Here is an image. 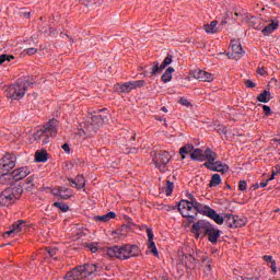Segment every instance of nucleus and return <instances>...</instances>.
Wrapping results in <instances>:
<instances>
[{
	"mask_svg": "<svg viewBox=\"0 0 280 280\" xmlns=\"http://www.w3.org/2000/svg\"><path fill=\"white\" fill-rule=\"evenodd\" d=\"M140 255V249L138 245L125 244L121 246H112L107 249V256L116 257L120 260H127L132 257H137Z\"/></svg>",
	"mask_w": 280,
	"mask_h": 280,
	"instance_id": "1",
	"label": "nucleus"
},
{
	"mask_svg": "<svg viewBox=\"0 0 280 280\" xmlns=\"http://www.w3.org/2000/svg\"><path fill=\"white\" fill-rule=\"evenodd\" d=\"M101 267H96L95 265H80V267H75L71 271H69L65 279L66 280H83L94 275L95 272H100Z\"/></svg>",
	"mask_w": 280,
	"mask_h": 280,
	"instance_id": "2",
	"label": "nucleus"
},
{
	"mask_svg": "<svg viewBox=\"0 0 280 280\" xmlns=\"http://www.w3.org/2000/svg\"><path fill=\"white\" fill-rule=\"evenodd\" d=\"M23 195L22 186H10L0 194V206L9 207L19 200Z\"/></svg>",
	"mask_w": 280,
	"mask_h": 280,
	"instance_id": "3",
	"label": "nucleus"
},
{
	"mask_svg": "<svg viewBox=\"0 0 280 280\" xmlns=\"http://www.w3.org/2000/svg\"><path fill=\"white\" fill-rule=\"evenodd\" d=\"M33 85L34 83L30 81H18L7 89V97L19 101L25 96L27 89Z\"/></svg>",
	"mask_w": 280,
	"mask_h": 280,
	"instance_id": "4",
	"label": "nucleus"
},
{
	"mask_svg": "<svg viewBox=\"0 0 280 280\" xmlns=\"http://www.w3.org/2000/svg\"><path fill=\"white\" fill-rule=\"evenodd\" d=\"M153 163L155 168H158L161 173H166L168 171V163L172 159V155L167 151H162L160 153H152Z\"/></svg>",
	"mask_w": 280,
	"mask_h": 280,
	"instance_id": "5",
	"label": "nucleus"
},
{
	"mask_svg": "<svg viewBox=\"0 0 280 280\" xmlns=\"http://www.w3.org/2000/svg\"><path fill=\"white\" fill-rule=\"evenodd\" d=\"M177 210H179V214L188 221H194L196 219L195 206L189 203V200L182 199L179 205H177Z\"/></svg>",
	"mask_w": 280,
	"mask_h": 280,
	"instance_id": "6",
	"label": "nucleus"
},
{
	"mask_svg": "<svg viewBox=\"0 0 280 280\" xmlns=\"http://www.w3.org/2000/svg\"><path fill=\"white\" fill-rule=\"evenodd\" d=\"M16 165V158L10 153L0 159V174H12Z\"/></svg>",
	"mask_w": 280,
	"mask_h": 280,
	"instance_id": "7",
	"label": "nucleus"
},
{
	"mask_svg": "<svg viewBox=\"0 0 280 280\" xmlns=\"http://www.w3.org/2000/svg\"><path fill=\"white\" fill-rule=\"evenodd\" d=\"M55 138L58 135V120H49L40 130L37 131L36 139L42 138L43 135Z\"/></svg>",
	"mask_w": 280,
	"mask_h": 280,
	"instance_id": "8",
	"label": "nucleus"
},
{
	"mask_svg": "<svg viewBox=\"0 0 280 280\" xmlns=\"http://www.w3.org/2000/svg\"><path fill=\"white\" fill-rule=\"evenodd\" d=\"M228 57L230 59L240 60L245 56V50L240 42V39H231V48Z\"/></svg>",
	"mask_w": 280,
	"mask_h": 280,
	"instance_id": "9",
	"label": "nucleus"
},
{
	"mask_svg": "<svg viewBox=\"0 0 280 280\" xmlns=\"http://www.w3.org/2000/svg\"><path fill=\"white\" fill-rule=\"evenodd\" d=\"M212 225L213 224H211L208 220H198L197 222L192 223L191 230L196 238H199L201 234L207 235Z\"/></svg>",
	"mask_w": 280,
	"mask_h": 280,
	"instance_id": "10",
	"label": "nucleus"
},
{
	"mask_svg": "<svg viewBox=\"0 0 280 280\" xmlns=\"http://www.w3.org/2000/svg\"><path fill=\"white\" fill-rule=\"evenodd\" d=\"M104 122V118L101 115H96V116H92L88 122H86V127L85 130H83L84 133L88 132H96L101 126Z\"/></svg>",
	"mask_w": 280,
	"mask_h": 280,
	"instance_id": "11",
	"label": "nucleus"
},
{
	"mask_svg": "<svg viewBox=\"0 0 280 280\" xmlns=\"http://www.w3.org/2000/svg\"><path fill=\"white\" fill-rule=\"evenodd\" d=\"M27 230V224H26V222L25 221H23V220H19V221H16V222H14L12 225H11V228H10V230H8V231H5L4 233H3V237H9V236H15V235H18V234H20V233H23V232H25Z\"/></svg>",
	"mask_w": 280,
	"mask_h": 280,
	"instance_id": "12",
	"label": "nucleus"
},
{
	"mask_svg": "<svg viewBox=\"0 0 280 280\" xmlns=\"http://www.w3.org/2000/svg\"><path fill=\"white\" fill-rule=\"evenodd\" d=\"M203 166L211 172H217L221 174H226L230 172V166L221 161H217L214 163L205 162Z\"/></svg>",
	"mask_w": 280,
	"mask_h": 280,
	"instance_id": "13",
	"label": "nucleus"
},
{
	"mask_svg": "<svg viewBox=\"0 0 280 280\" xmlns=\"http://www.w3.org/2000/svg\"><path fill=\"white\" fill-rule=\"evenodd\" d=\"M191 77L196 80H199L201 82H212L214 80V75L209 73V72H206V71H202V70H195V71H191Z\"/></svg>",
	"mask_w": 280,
	"mask_h": 280,
	"instance_id": "14",
	"label": "nucleus"
},
{
	"mask_svg": "<svg viewBox=\"0 0 280 280\" xmlns=\"http://www.w3.org/2000/svg\"><path fill=\"white\" fill-rule=\"evenodd\" d=\"M14 182H21L31 175V170L27 166L20 167L11 172Z\"/></svg>",
	"mask_w": 280,
	"mask_h": 280,
	"instance_id": "15",
	"label": "nucleus"
},
{
	"mask_svg": "<svg viewBox=\"0 0 280 280\" xmlns=\"http://www.w3.org/2000/svg\"><path fill=\"white\" fill-rule=\"evenodd\" d=\"M194 210L203 215V217H207L209 218L211 215V213H213V209L207 205H203V203H200L198 202L195 207H194Z\"/></svg>",
	"mask_w": 280,
	"mask_h": 280,
	"instance_id": "16",
	"label": "nucleus"
},
{
	"mask_svg": "<svg viewBox=\"0 0 280 280\" xmlns=\"http://www.w3.org/2000/svg\"><path fill=\"white\" fill-rule=\"evenodd\" d=\"M206 235L208 236V241L211 244H217L218 240L221 236V231L217 229L214 225H211L210 230L206 233Z\"/></svg>",
	"mask_w": 280,
	"mask_h": 280,
	"instance_id": "17",
	"label": "nucleus"
},
{
	"mask_svg": "<svg viewBox=\"0 0 280 280\" xmlns=\"http://www.w3.org/2000/svg\"><path fill=\"white\" fill-rule=\"evenodd\" d=\"M278 28H279V20L275 19V20H271V22L262 28L261 33L264 36H270Z\"/></svg>",
	"mask_w": 280,
	"mask_h": 280,
	"instance_id": "18",
	"label": "nucleus"
},
{
	"mask_svg": "<svg viewBox=\"0 0 280 280\" xmlns=\"http://www.w3.org/2000/svg\"><path fill=\"white\" fill-rule=\"evenodd\" d=\"M147 234H148V237H149V249H151V253L154 256H159V252H158V248L155 246V242L153 241L154 240L153 230L151 228H148L147 229Z\"/></svg>",
	"mask_w": 280,
	"mask_h": 280,
	"instance_id": "19",
	"label": "nucleus"
},
{
	"mask_svg": "<svg viewBox=\"0 0 280 280\" xmlns=\"http://www.w3.org/2000/svg\"><path fill=\"white\" fill-rule=\"evenodd\" d=\"M68 182L70 183L72 188L82 189L85 186V180L83 175H78L75 179L68 178Z\"/></svg>",
	"mask_w": 280,
	"mask_h": 280,
	"instance_id": "20",
	"label": "nucleus"
},
{
	"mask_svg": "<svg viewBox=\"0 0 280 280\" xmlns=\"http://www.w3.org/2000/svg\"><path fill=\"white\" fill-rule=\"evenodd\" d=\"M116 218V213L114 211H110L106 214H103V215H95L93 218V220L97 223H106L108 222L109 220H113Z\"/></svg>",
	"mask_w": 280,
	"mask_h": 280,
	"instance_id": "21",
	"label": "nucleus"
},
{
	"mask_svg": "<svg viewBox=\"0 0 280 280\" xmlns=\"http://www.w3.org/2000/svg\"><path fill=\"white\" fill-rule=\"evenodd\" d=\"M190 159L191 161H206L205 151H202L201 149H192L190 153Z\"/></svg>",
	"mask_w": 280,
	"mask_h": 280,
	"instance_id": "22",
	"label": "nucleus"
},
{
	"mask_svg": "<svg viewBox=\"0 0 280 280\" xmlns=\"http://www.w3.org/2000/svg\"><path fill=\"white\" fill-rule=\"evenodd\" d=\"M203 156H205V161H207V163H211V164H214L217 161V158H218L217 153L214 151H212L211 149H206Z\"/></svg>",
	"mask_w": 280,
	"mask_h": 280,
	"instance_id": "23",
	"label": "nucleus"
},
{
	"mask_svg": "<svg viewBox=\"0 0 280 280\" xmlns=\"http://www.w3.org/2000/svg\"><path fill=\"white\" fill-rule=\"evenodd\" d=\"M203 30L207 34H215L218 32V21L214 20L209 24H205Z\"/></svg>",
	"mask_w": 280,
	"mask_h": 280,
	"instance_id": "24",
	"label": "nucleus"
},
{
	"mask_svg": "<svg viewBox=\"0 0 280 280\" xmlns=\"http://www.w3.org/2000/svg\"><path fill=\"white\" fill-rule=\"evenodd\" d=\"M0 184L1 185L14 184V178H13L12 173L11 174L0 173Z\"/></svg>",
	"mask_w": 280,
	"mask_h": 280,
	"instance_id": "25",
	"label": "nucleus"
},
{
	"mask_svg": "<svg viewBox=\"0 0 280 280\" xmlns=\"http://www.w3.org/2000/svg\"><path fill=\"white\" fill-rule=\"evenodd\" d=\"M209 219H211L218 225H222L224 223V218L219 214L214 209L213 212L210 213Z\"/></svg>",
	"mask_w": 280,
	"mask_h": 280,
	"instance_id": "26",
	"label": "nucleus"
},
{
	"mask_svg": "<svg viewBox=\"0 0 280 280\" xmlns=\"http://www.w3.org/2000/svg\"><path fill=\"white\" fill-rule=\"evenodd\" d=\"M221 184H222L221 175L213 174L210 179V183H209L210 188H215V187L220 186Z\"/></svg>",
	"mask_w": 280,
	"mask_h": 280,
	"instance_id": "27",
	"label": "nucleus"
},
{
	"mask_svg": "<svg viewBox=\"0 0 280 280\" xmlns=\"http://www.w3.org/2000/svg\"><path fill=\"white\" fill-rule=\"evenodd\" d=\"M174 72H175L174 68L168 67V69H166V71H164V74L162 75V81H163L164 83L171 82Z\"/></svg>",
	"mask_w": 280,
	"mask_h": 280,
	"instance_id": "28",
	"label": "nucleus"
},
{
	"mask_svg": "<svg viewBox=\"0 0 280 280\" xmlns=\"http://www.w3.org/2000/svg\"><path fill=\"white\" fill-rule=\"evenodd\" d=\"M73 197V190L67 187H61L60 198L63 200H69Z\"/></svg>",
	"mask_w": 280,
	"mask_h": 280,
	"instance_id": "29",
	"label": "nucleus"
},
{
	"mask_svg": "<svg viewBox=\"0 0 280 280\" xmlns=\"http://www.w3.org/2000/svg\"><path fill=\"white\" fill-rule=\"evenodd\" d=\"M163 69H161V66L159 62H155L154 66L151 68V72L145 71L144 77H153L156 75L159 72H161Z\"/></svg>",
	"mask_w": 280,
	"mask_h": 280,
	"instance_id": "30",
	"label": "nucleus"
},
{
	"mask_svg": "<svg viewBox=\"0 0 280 280\" xmlns=\"http://www.w3.org/2000/svg\"><path fill=\"white\" fill-rule=\"evenodd\" d=\"M35 161H36V163H46V161H48V153L47 152H36Z\"/></svg>",
	"mask_w": 280,
	"mask_h": 280,
	"instance_id": "31",
	"label": "nucleus"
},
{
	"mask_svg": "<svg viewBox=\"0 0 280 280\" xmlns=\"http://www.w3.org/2000/svg\"><path fill=\"white\" fill-rule=\"evenodd\" d=\"M257 100L260 103H269L271 100V93L268 91H265L264 93L258 95Z\"/></svg>",
	"mask_w": 280,
	"mask_h": 280,
	"instance_id": "32",
	"label": "nucleus"
},
{
	"mask_svg": "<svg viewBox=\"0 0 280 280\" xmlns=\"http://www.w3.org/2000/svg\"><path fill=\"white\" fill-rule=\"evenodd\" d=\"M118 88H119L121 93H129V92H131L133 90L131 81L130 82H126L124 84H118Z\"/></svg>",
	"mask_w": 280,
	"mask_h": 280,
	"instance_id": "33",
	"label": "nucleus"
},
{
	"mask_svg": "<svg viewBox=\"0 0 280 280\" xmlns=\"http://www.w3.org/2000/svg\"><path fill=\"white\" fill-rule=\"evenodd\" d=\"M232 223H230L231 228H243L245 225V221L243 219H237L232 217Z\"/></svg>",
	"mask_w": 280,
	"mask_h": 280,
	"instance_id": "34",
	"label": "nucleus"
},
{
	"mask_svg": "<svg viewBox=\"0 0 280 280\" xmlns=\"http://www.w3.org/2000/svg\"><path fill=\"white\" fill-rule=\"evenodd\" d=\"M194 147L186 144L179 149V154H182V159H186L185 154H188V152H192Z\"/></svg>",
	"mask_w": 280,
	"mask_h": 280,
	"instance_id": "35",
	"label": "nucleus"
},
{
	"mask_svg": "<svg viewBox=\"0 0 280 280\" xmlns=\"http://www.w3.org/2000/svg\"><path fill=\"white\" fill-rule=\"evenodd\" d=\"M174 190V183L172 182H166V188H164V194L166 195V197L172 196Z\"/></svg>",
	"mask_w": 280,
	"mask_h": 280,
	"instance_id": "36",
	"label": "nucleus"
},
{
	"mask_svg": "<svg viewBox=\"0 0 280 280\" xmlns=\"http://www.w3.org/2000/svg\"><path fill=\"white\" fill-rule=\"evenodd\" d=\"M186 198H187L186 201H188V203L192 205L194 207L199 203L197 198L192 194H190V192L186 194Z\"/></svg>",
	"mask_w": 280,
	"mask_h": 280,
	"instance_id": "37",
	"label": "nucleus"
},
{
	"mask_svg": "<svg viewBox=\"0 0 280 280\" xmlns=\"http://www.w3.org/2000/svg\"><path fill=\"white\" fill-rule=\"evenodd\" d=\"M13 59H15V57L12 55H1L0 56V66H2L4 62H10Z\"/></svg>",
	"mask_w": 280,
	"mask_h": 280,
	"instance_id": "38",
	"label": "nucleus"
},
{
	"mask_svg": "<svg viewBox=\"0 0 280 280\" xmlns=\"http://www.w3.org/2000/svg\"><path fill=\"white\" fill-rule=\"evenodd\" d=\"M54 206L56 208H58L59 210H61L62 212L69 211V206L67 203H65V202H58L57 201V202L54 203Z\"/></svg>",
	"mask_w": 280,
	"mask_h": 280,
	"instance_id": "39",
	"label": "nucleus"
},
{
	"mask_svg": "<svg viewBox=\"0 0 280 280\" xmlns=\"http://www.w3.org/2000/svg\"><path fill=\"white\" fill-rule=\"evenodd\" d=\"M173 62V57L171 55L166 56L164 58L163 63L161 65V70H164L167 66H170Z\"/></svg>",
	"mask_w": 280,
	"mask_h": 280,
	"instance_id": "40",
	"label": "nucleus"
},
{
	"mask_svg": "<svg viewBox=\"0 0 280 280\" xmlns=\"http://www.w3.org/2000/svg\"><path fill=\"white\" fill-rule=\"evenodd\" d=\"M33 182H34L33 177H27L26 183H25V189L27 191H33V189H34V183Z\"/></svg>",
	"mask_w": 280,
	"mask_h": 280,
	"instance_id": "41",
	"label": "nucleus"
},
{
	"mask_svg": "<svg viewBox=\"0 0 280 280\" xmlns=\"http://www.w3.org/2000/svg\"><path fill=\"white\" fill-rule=\"evenodd\" d=\"M130 83H131L132 90L138 89V88H142V86L145 85V81L144 80L130 81Z\"/></svg>",
	"mask_w": 280,
	"mask_h": 280,
	"instance_id": "42",
	"label": "nucleus"
},
{
	"mask_svg": "<svg viewBox=\"0 0 280 280\" xmlns=\"http://www.w3.org/2000/svg\"><path fill=\"white\" fill-rule=\"evenodd\" d=\"M247 187H248V184L246 180H241L238 183V190L240 191H246L247 190Z\"/></svg>",
	"mask_w": 280,
	"mask_h": 280,
	"instance_id": "43",
	"label": "nucleus"
},
{
	"mask_svg": "<svg viewBox=\"0 0 280 280\" xmlns=\"http://www.w3.org/2000/svg\"><path fill=\"white\" fill-rule=\"evenodd\" d=\"M113 235L115 238H120L125 236V233L122 232V229H117L113 231Z\"/></svg>",
	"mask_w": 280,
	"mask_h": 280,
	"instance_id": "44",
	"label": "nucleus"
},
{
	"mask_svg": "<svg viewBox=\"0 0 280 280\" xmlns=\"http://www.w3.org/2000/svg\"><path fill=\"white\" fill-rule=\"evenodd\" d=\"M88 248H89V250H90L91 253H93V254L98 250V247H97L96 244H94V243L89 244V245H88Z\"/></svg>",
	"mask_w": 280,
	"mask_h": 280,
	"instance_id": "45",
	"label": "nucleus"
},
{
	"mask_svg": "<svg viewBox=\"0 0 280 280\" xmlns=\"http://www.w3.org/2000/svg\"><path fill=\"white\" fill-rule=\"evenodd\" d=\"M24 51H25V54L32 56V55L37 54V48H26Z\"/></svg>",
	"mask_w": 280,
	"mask_h": 280,
	"instance_id": "46",
	"label": "nucleus"
},
{
	"mask_svg": "<svg viewBox=\"0 0 280 280\" xmlns=\"http://www.w3.org/2000/svg\"><path fill=\"white\" fill-rule=\"evenodd\" d=\"M262 109H264L266 116H269L272 114L271 107H269L267 105H262Z\"/></svg>",
	"mask_w": 280,
	"mask_h": 280,
	"instance_id": "47",
	"label": "nucleus"
},
{
	"mask_svg": "<svg viewBox=\"0 0 280 280\" xmlns=\"http://www.w3.org/2000/svg\"><path fill=\"white\" fill-rule=\"evenodd\" d=\"M264 261H266L267 264H272L273 260V256H262Z\"/></svg>",
	"mask_w": 280,
	"mask_h": 280,
	"instance_id": "48",
	"label": "nucleus"
},
{
	"mask_svg": "<svg viewBox=\"0 0 280 280\" xmlns=\"http://www.w3.org/2000/svg\"><path fill=\"white\" fill-rule=\"evenodd\" d=\"M245 85L249 89H254L256 88V83H254L253 81L248 80V81H245Z\"/></svg>",
	"mask_w": 280,
	"mask_h": 280,
	"instance_id": "49",
	"label": "nucleus"
},
{
	"mask_svg": "<svg viewBox=\"0 0 280 280\" xmlns=\"http://www.w3.org/2000/svg\"><path fill=\"white\" fill-rule=\"evenodd\" d=\"M60 192H61V187H60V188H54V189L51 190V194H52L54 196H57V197H60Z\"/></svg>",
	"mask_w": 280,
	"mask_h": 280,
	"instance_id": "50",
	"label": "nucleus"
},
{
	"mask_svg": "<svg viewBox=\"0 0 280 280\" xmlns=\"http://www.w3.org/2000/svg\"><path fill=\"white\" fill-rule=\"evenodd\" d=\"M179 104H182V105H184V106H186V107H189V106H190V102L187 101L186 98L179 100Z\"/></svg>",
	"mask_w": 280,
	"mask_h": 280,
	"instance_id": "51",
	"label": "nucleus"
},
{
	"mask_svg": "<svg viewBox=\"0 0 280 280\" xmlns=\"http://www.w3.org/2000/svg\"><path fill=\"white\" fill-rule=\"evenodd\" d=\"M218 132L220 135H228V128L226 127H220V128H218Z\"/></svg>",
	"mask_w": 280,
	"mask_h": 280,
	"instance_id": "52",
	"label": "nucleus"
},
{
	"mask_svg": "<svg viewBox=\"0 0 280 280\" xmlns=\"http://www.w3.org/2000/svg\"><path fill=\"white\" fill-rule=\"evenodd\" d=\"M62 150L65 151V152H67V154H69L70 152H71V148H69V145L67 144V143H65V144H62Z\"/></svg>",
	"mask_w": 280,
	"mask_h": 280,
	"instance_id": "53",
	"label": "nucleus"
},
{
	"mask_svg": "<svg viewBox=\"0 0 280 280\" xmlns=\"http://www.w3.org/2000/svg\"><path fill=\"white\" fill-rule=\"evenodd\" d=\"M57 252H58V249H47V254H48L50 257H55Z\"/></svg>",
	"mask_w": 280,
	"mask_h": 280,
	"instance_id": "54",
	"label": "nucleus"
},
{
	"mask_svg": "<svg viewBox=\"0 0 280 280\" xmlns=\"http://www.w3.org/2000/svg\"><path fill=\"white\" fill-rule=\"evenodd\" d=\"M268 184H269L268 179H267V180H264V182H261V183L259 184V187H260V188H266V187L268 186Z\"/></svg>",
	"mask_w": 280,
	"mask_h": 280,
	"instance_id": "55",
	"label": "nucleus"
},
{
	"mask_svg": "<svg viewBox=\"0 0 280 280\" xmlns=\"http://www.w3.org/2000/svg\"><path fill=\"white\" fill-rule=\"evenodd\" d=\"M260 75H265L267 73V71L265 70V68H258L257 71Z\"/></svg>",
	"mask_w": 280,
	"mask_h": 280,
	"instance_id": "56",
	"label": "nucleus"
},
{
	"mask_svg": "<svg viewBox=\"0 0 280 280\" xmlns=\"http://www.w3.org/2000/svg\"><path fill=\"white\" fill-rule=\"evenodd\" d=\"M271 270H272L273 272H277V262H275V260L271 261Z\"/></svg>",
	"mask_w": 280,
	"mask_h": 280,
	"instance_id": "57",
	"label": "nucleus"
},
{
	"mask_svg": "<svg viewBox=\"0 0 280 280\" xmlns=\"http://www.w3.org/2000/svg\"><path fill=\"white\" fill-rule=\"evenodd\" d=\"M23 15H24V18L30 19L31 18V12H24Z\"/></svg>",
	"mask_w": 280,
	"mask_h": 280,
	"instance_id": "58",
	"label": "nucleus"
},
{
	"mask_svg": "<svg viewBox=\"0 0 280 280\" xmlns=\"http://www.w3.org/2000/svg\"><path fill=\"white\" fill-rule=\"evenodd\" d=\"M276 175H277L276 173H272L271 177L268 178V182L270 183V182L275 180V176H276Z\"/></svg>",
	"mask_w": 280,
	"mask_h": 280,
	"instance_id": "59",
	"label": "nucleus"
},
{
	"mask_svg": "<svg viewBox=\"0 0 280 280\" xmlns=\"http://www.w3.org/2000/svg\"><path fill=\"white\" fill-rule=\"evenodd\" d=\"M162 110L167 113V108L166 107H162Z\"/></svg>",
	"mask_w": 280,
	"mask_h": 280,
	"instance_id": "60",
	"label": "nucleus"
},
{
	"mask_svg": "<svg viewBox=\"0 0 280 280\" xmlns=\"http://www.w3.org/2000/svg\"><path fill=\"white\" fill-rule=\"evenodd\" d=\"M208 270H211V266L210 265H208Z\"/></svg>",
	"mask_w": 280,
	"mask_h": 280,
	"instance_id": "61",
	"label": "nucleus"
},
{
	"mask_svg": "<svg viewBox=\"0 0 280 280\" xmlns=\"http://www.w3.org/2000/svg\"><path fill=\"white\" fill-rule=\"evenodd\" d=\"M255 187H256V189H258V188H259V186H258V185H255Z\"/></svg>",
	"mask_w": 280,
	"mask_h": 280,
	"instance_id": "62",
	"label": "nucleus"
},
{
	"mask_svg": "<svg viewBox=\"0 0 280 280\" xmlns=\"http://www.w3.org/2000/svg\"><path fill=\"white\" fill-rule=\"evenodd\" d=\"M255 187H256V189H258V188H259V186H258V185H255Z\"/></svg>",
	"mask_w": 280,
	"mask_h": 280,
	"instance_id": "63",
	"label": "nucleus"
},
{
	"mask_svg": "<svg viewBox=\"0 0 280 280\" xmlns=\"http://www.w3.org/2000/svg\"><path fill=\"white\" fill-rule=\"evenodd\" d=\"M45 143H49V141H48V140H46V141H45Z\"/></svg>",
	"mask_w": 280,
	"mask_h": 280,
	"instance_id": "64",
	"label": "nucleus"
}]
</instances>
